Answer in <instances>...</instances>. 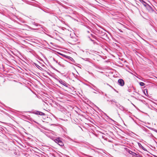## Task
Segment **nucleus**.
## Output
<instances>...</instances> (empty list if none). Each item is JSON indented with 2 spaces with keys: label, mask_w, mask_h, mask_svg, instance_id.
Returning a JSON list of instances; mask_svg holds the SVG:
<instances>
[{
  "label": "nucleus",
  "mask_w": 157,
  "mask_h": 157,
  "mask_svg": "<svg viewBox=\"0 0 157 157\" xmlns=\"http://www.w3.org/2000/svg\"><path fill=\"white\" fill-rule=\"evenodd\" d=\"M59 54L61 55L63 57H65L66 59L69 60L70 61L72 62L73 63H75V61L71 57L67 56L66 55L63 54L61 53H59Z\"/></svg>",
  "instance_id": "1"
},
{
  "label": "nucleus",
  "mask_w": 157,
  "mask_h": 157,
  "mask_svg": "<svg viewBox=\"0 0 157 157\" xmlns=\"http://www.w3.org/2000/svg\"><path fill=\"white\" fill-rule=\"evenodd\" d=\"M55 141L61 146H63L64 144L62 141L60 140V138H57L55 140Z\"/></svg>",
  "instance_id": "2"
},
{
  "label": "nucleus",
  "mask_w": 157,
  "mask_h": 157,
  "mask_svg": "<svg viewBox=\"0 0 157 157\" xmlns=\"http://www.w3.org/2000/svg\"><path fill=\"white\" fill-rule=\"evenodd\" d=\"M57 81L60 83H61V84L63 85H64V86H66V87H67V83L66 82L63 81V80L60 79H58L57 80Z\"/></svg>",
  "instance_id": "3"
},
{
  "label": "nucleus",
  "mask_w": 157,
  "mask_h": 157,
  "mask_svg": "<svg viewBox=\"0 0 157 157\" xmlns=\"http://www.w3.org/2000/svg\"><path fill=\"white\" fill-rule=\"evenodd\" d=\"M119 84L121 86H123L124 84V82L123 80L122 79H120L118 80Z\"/></svg>",
  "instance_id": "4"
},
{
  "label": "nucleus",
  "mask_w": 157,
  "mask_h": 157,
  "mask_svg": "<svg viewBox=\"0 0 157 157\" xmlns=\"http://www.w3.org/2000/svg\"><path fill=\"white\" fill-rule=\"evenodd\" d=\"M126 150L127 151H128L130 154L132 155L136 156L137 155V154L136 153L130 151L128 148H126Z\"/></svg>",
  "instance_id": "5"
},
{
  "label": "nucleus",
  "mask_w": 157,
  "mask_h": 157,
  "mask_svg": "<svg viewBox=\"0 0 157 157\" xmlns=\"http://www.w3.org/2000/svg\"><path fill=\"white\" fill-rule=\"evenodd\" d=\"M35 112V114L37 115H39L41 116H43L45 115V114L41 112L36 111Z\"/></svg>",
  "instance_id": "6"
},
{
  "label": "nucleus",
  "mask_w": 157,
  "mask_h": 157,
  "mask_svg": "<svg viewBox=\"0 0 157 157\" xmlns=\"http://www.w3.org/2000/svg\"><path fill=\"white\" fill-rule=\"evenodd\" d=\"M138 144L139 147H141L143 150L144 151H147L146 149L143 147L140 143H138Z\"/></svg>",
  "instance_id": "7"
},
{
  "label": "nucleus",
  "mask_w": 157,
  "mask_h": 157,
  "mask_svg": "<svg viewBox=\"0 0 157 157\" xmlns=\"http://www.w3.org/2000/svg\"><path fill=\"white\" fill-rule=\"evenodd\" d=\"M147 127L149 129H151V130H152L153 131H155L156 132H157V130L155 129V128H152L150 127Z\"/></svg>",
  "instance_id": "8"
},
{
  "label": "nucleus",
  "mask_w": 157,
  "mask_h": 157,
  "mask_svg": "<svg viewBox=\"0 0 157 157\" xmlns=\"http://www.w3.org/2000/svg\"><path fill=\"white\" fill-rule=\"evenodd\" d=\"M119 109H121V110H124V107L123 106L121 105H120L119 107Z\"/></svg>",
  "instance_id": "9"
},
{
  "label": "nucleus",
  "mask_w": 157,
  "mask_h": 157,
  "mask_svg": "<svg viewBox=\"0 0 157 157\" xmlns=\"http://www.w3.org/2000/svg\"><path fill=\"white\" fill-rule=\"evenodd\" d=\"M139 84L140 86H144L145 85V84L143 82H140Z\"/></svg>",
  "instance_id": "10"
},
{
  "label": "nucleus",
  "mask_w": 157,
  "mask_h": 157,
  "mask_svg": "<svg viewBox=\"0 0 157 157\" xmlns=\"http://www.w3.org/2000/svg\"><path fill=\"white\" fill-rule=\"evenodd\" d=\"M33 24L35 25L36 26H37L38 25V24L37 23H35V22H32Z\"/></svg>",
  "instance_id": "11"
},
{
  "label": "nucleus",
  "mask_w": 157,
  "mask_h": 157,
  "mask_svg": "<svg viewBox=\"0 0 157 157\" xmlns=\"http://www.w3.org/2000/svg\"><path fill=\"white\" fill-rule=\"evenodd\" d=\"M58 64L60 65V66H61V67H64L65 66H64V65L63 64H60L59 63H58Z\"/></svg>",
  "instance_id": "12"
},
{
  "label": "nucleus",
  "mask_w": 157,
  "mask_h": 157,
  "mask_svg": "<svg viewBox=\"0 0 157 157\" xmlns=\"http://www.w3.org/2000/svg\"><path fill=\"white\" fill-rule=\"evenodd\" d=\"M145 91H146V92L147 94V89H145L144 90V93L145 94V95H146V93H145Z\"/></svg>",
  "instance_id": "13"
},
{
  "label": "nucleus",
  "mask_w": 157,
  "mask_h": 157,
  "mask_svg": "<svg viewBox=\"0 0 157 157\" xmlns=\"http://www.w3.org/2000/svg\"><path fill=\"white\" fill-rule=\"evenodd\" d=\"M120 105L119 104H116V106L117 107L119 108Z\"/></svg>",
  "instance_id": "14"
},
{
  "label": "nucleus",
  "mask_w": 157,
  "mask_h": 157,
  "mask_svg": "<svg viewBox=\"0 0 157 157\" xmlns=\"http://www.w3.org/2000/svg\"><path fill=\"white\" fill-rule=\"evenodd\" d=\"M110 101L111 102V104H113V102H114V100H110Z\"/></svg>",
  "instance_id": "15"
},
{
  "label": "nucleus",
  "mask_w": 157,
  "mask_h": 157,
  "mask_svg": "<svg viewBox=\"0 0 157 157\" xmlns=\"http://www.w3.org/2000/svg\"><path fill=\"white\" fill-rule=\"evenodd\" d=\"M35 65L38 68H39V67H40L39 65H38L36 64H35Z\"/></svg>",
  "instance_id": "16"
},
{
  "label": "nucleus",
  "mask_w": 157,
  "mask_h": 157,
  "mask_svg": "<svg viewBox=\"0 0 157 157\" xmlns=\"http://www.w3.org/2000/svg\"><path fill=\"white\" fill-rule=\"evenodd\" d=\"M114 102L116 104H117V101H114Z\"/></svg>",
  "instance_id": "17"
},
{
  "label": "nucleus",
  "mask_w": 157,
  "mask_h": 157,
  "mask_svg": "<svg viewBox=\"0 0 157 157\" xmlns=\"http://www.w3.org/2000/svg\"><path fill=\"white\" fill-rule=\"evenodd\" d=\"M118 30H119V31H120L121 32H123L122 31V30H121V29H118Z\"/></svg>",
  "instance_id": "18"
},
{
  "label": "nucleus",
  "mask_w": 157,
  "mask_h": 157,
  "mask_svg": "<svg viewBox=\"0 0 157 157\" xmlns=\"http://www.w3.org/2000/svg\"><path fill=\"white\" fill-rule=\"evenodd\" d=\"M72 37H71V39H70V41L71 42L72 41Z\"/></svg>",
  "instance_id": "19"
},
{
  "label": "nucleus",
  "mask_w": 157,
  "mask_h": 157,
  "mask_svg": "<svg viewBox=\"0 0 157 157\" xmlns=\"http://www.w3.org/2000/svg\"><path fill=\"white\" fill-rule=\"evenodd\" d=\"M109 86H110V87H111V88H113L110 85H109Z\"/></svg>",
  "instance_id": "20"
},
{
  "label": "nucleus",
  "mask_w": 157,
  "mask_h": 157,
  "mask_svg": "<svg viewBox=\"0 0 157 157\" xmlns=\"http://www.w3.org/2000/svg\"><path fill=\"white\" fill-rule=\"evenodd\" d=\"M109 86H110V87H111V88H113L110 85H109Z\"/></svg>",
  "instance_id": "21"
},
{
  "label": "nucleus",
  "mask_w": 157,
  "mask_h": 157,
  "mask_svg": "<svg viewBox=\"0 0 157 157\" xmlns=\"http://www.w3.org/2000/svg\"><path fill=\"white\" fill-rule=\"evenodd\" d=\"M106 84L107 85H108L109 86V84L108 83H107Z\"/></svg>",
  "instance_id": "22"
},
{
  "label": "nucleus",
  "mask_w": 157,
  "mask_h": 157,
  "mask_svg": "<svg viewBox=\"0 0 157 157\" xmlns=\"http://www.w3.org/2000/svg\"><path fill=\"white\" fill-rule=\"evenodd\" d=\"M107 101H109V100H107Z\"/></svg>",
  "instance_id": "23"
}]
</instances>
